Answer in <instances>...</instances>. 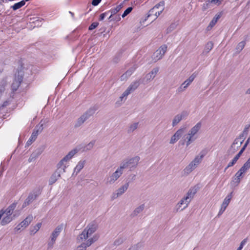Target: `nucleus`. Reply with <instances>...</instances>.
I'll list each match as a JSON object with an SVG mask.
<instances>
[{
	"instance_id": "49530a36",
	"label": "nucleus",
	"mask_w": 250,
	"mask_h": 250,
	"mask_svg": "<svg viewBox=\"0 0 250 250\" xmlns=\"http://www.w3.org/2000/svg\"><path fill=\"white\" fill-rule=\"evenodd\" d=\"M132 92L127 88L122 94V96L120 97L121 100H123V99L124 97H126L129 94H130Z\"/></svg>"
},
{
	"instance_id": "412c9836",
	"label": "nucleus",
	"mask_w": 250,
	"mask_h": 250,
	"mask_svg": "<svg viewBox=\"0 0 250 250\" xmlns=\"http://www.w3.org/2000/svg\"><path fill=\"white\" fill-rule=\"evenodd\" d=\"M67 166L66 164L62 161L61 160L57 165V169L56 170L57 171H60L62 173H63L65 172L66 168H67Z\"/></svg>"
},
{
	"instance_id": "6e6552de",
	"label": "nucleus",
	"mask_w": 250,
	"mask_h": 250,
	"mask_svg": "<svg viewBox=\"0 0 250 250\" xmlns=\"http://www.w3.org/2000/svg\"><path fill=\"white\" fill-rule=\"evenodd\" d=\"M123 174L117 169L110 176L106 178V184L107 185H112L117 181Z\"/></svg>"
},
{
	"instance_id": "a18cd8bd",
	"label": "nucleus",
	"mask_w": 250,
	"mask_h": 250,
	"mask_svg": "<svg viewBox=\"0 0 250 250\" xmlns=\"http://www.w3.org/2000/svg\"><path fill=\"white\" fill-rule=\"evenodd\" d=\"M246 44V42L244 41L238 43L236 49L239 50V51H241L245 47Z\"/></svg>"
},
{
	"instance_id": "4be33fe9",
	"label": "nucleus",
	"mask_w": 250,
	"mask_h": 250,
	"mask_svg": "<svg viewBox=\"0 0 250 250\" xmlns=\"http://www.w3.org/2000/svg\"><path fill=\"white\" fill-rule=\"evenodd\" d=\"M78 152V150L77 149H74L71 150L69 153L65 156L62 160L66 164L67 162L70 161L72 158Z\"/></svg>"
},
{
	"instance_id": "774afa93",
	"label": "nucleus",
	"mask_w": 250,
	"mask_h": 250,
	"mask_svg": "<svg viewBox=\"0 0 250 250\" xmlns=\"http://www.w3.org/2000/svg\"><path fill=\"white\" fill-rule=\"evenodd\" d=\"M9 104V103L8 101H4L3 103V104L0 107V109H1L4 107H6V106H7Z\"/></svg>"
},
{
	"instance_id": "7c9ffc66",
	"label": "nucleus",
	"mask_w": 250,
	"mask_h": 250,
	"mask_svg": "<svg viewBox=\"0 0 250 250\" xmlns=\"http://www.w3.org/2000/svg\"><path fill=\"white\" fill-rule=\"evenodd\" d=\"M42 223H38L36 225L33 227H31L30 229V233L31 235H34L41 228Z\"/></svg>"
},
{
	"instance_id": "f8f14e48",
	"label": "nucleus",
	"mask_w": 250,
	"mask_h": 250,
	"mask_svg": "<svg viewBox=\"0 0 250 250\" xmlns=\"http://www.w3.org/2000/svg\"><path fill=\"white\" fill-rule=\"evenodd\" d=\"M232 197V192L230 193L229 194H228L225 199L224 200V201L221 205V208L218 212V216L221 215L225 210L226 209L227 206L229 205L230 200L231 199Z\"/></svg>"
},
{
	"instance_id": "a19ab883",
	"label": "nucleus",
	"mask_w": 250,
	"mask_h": 250,
	"mask_svg": "<svg viewBox=\"0 0 250 250\" xmlns=\"http://www.w3.org/2000/svg\"><path fill=\"white\" fill-rule=\"evenodd\" d=\"M137 67L138 65L137 64H134L133 66H132L125 72V75L129 77Z\"/></svg>"
},
{
	"instance_id": "ea45409f",
	"label": "nucleus",
	"mask_w": 250,
	"mask_h": 250,
	"mask_svg": "<svg viewBox=\"0 0 250 250\" xmlns=\"http://www.w3.org/2000/svg\"><path fill=\"white\" fill-rule=\"evenodd\" d=\"M238 179L239 178L236 177V176L234 175L232 177L231 181L230 182L231 186L234 187L238 186L241 182L240 180H239Z\"/></svg>"
},
{
	"instance_id": "aec40b11",
	"label": "nucleus",
	"mask_w": 250,
	"mask_h": 250,
	"mask_svg": "<svg viewBox=\"0 0 250 250\" xmlns=\"http://www.w3.org/2000/svg\"><path fill=\"white\" fill-rule=\"evenodd\" d=\"M62 174L60 171L56 170L51 176L49 180V184L52 185L54 184L61 177Z\"/></svg>"
},
{
	"instance_id": "f03ea898",
	"label": "nucleus",
	"mask_w": 250,
	"mask_h": 250,
	"mask_svg": "<svg viewBox=\"0 0 250 250\" xmlns=\"http://www.w3.org/2000/svg\"><path fill=\"white\" fill-rule=\"evenodd\" d=\"M23 69V66L21 65L15 73V79L11 85L13 91H16L18 89L22 82L24 75Z\"/></svg>"
},
{
	"instance_id": "20e7f679",
	"label": "nucleus",
	"mask_w": 250,
	"mask_h": 250,
	"mask_svg": "<svg viewBox=\"0 0 250 250\" xmlns=\"http://www.w3.org/2000/svg\"><path fill=\"white\" fill-rule=\"evenodd\" d=\"M197 74L195 72L193 73L187 80H186L178 88L177 91L179 93L183 92L187 87L191 83L196 77Z\"/></svg>"
},
{
	"instance_id": "58836bf2",
	"label": "nucleus",
	"mask_w": 250,
	"mask_h": 250,
	"mask_svg": "<svg viewBox=\"0 0 250 250\" xmlns=\"http://www.w3.org/2000/svg\"><path fill=\"white\" fill-rule=\"evenodd\" d=\"M123 4L121 3L120 4L117 5L116 7L111 9L108 11V12L111 13L112 15H115L118 13L123 8Z\"/></svg>"
},
{
	"instance_id": "09e8293b",
	"label": "nucleus",
	"mask_w": 250,
	"mask_h": 250,
	"mask_svg": "<svg viewBox=\"0 0 250 250\" xmlns=\"http://www.w3.org/2000/svg\"><path fill=\"white\" fill-rule=\"evenodd\" d=\"M56 241L54 240H52V239H50V240L48 241L47 243V250H50L53 248L54 244L55 243Z\"/></svg>"
},
{
	"instance_id": "052dcab7",
	"label": "nucleus",
	"mask_w": 250,
	"mask_h": 250,
	"mask_svg": "<svg viewBox=\"0 0 250 250\" xmlns=\"http://www.w3.org/2000/svg\"><path fill=\"white\" fill-rule=\"evenodd\" d=\"M120 196L118 194V193L116 191V192L115 193H113L111 196V200H113L115 199H116L117 198H118V197Z\"/></svg>"
},
{
	"instance_id": "79ce46f5",
	"label": "nucleus",
	"mask_w": 250,
	"mask_h": 250,
	"mask_svg": "<svg viewBox=\"0 0 250 250\" xmlns=\"http://www.w3.org/2000/svg\"><path fill=\"white\" fill-rule=\"evenodd\" d=\"M138 123H134L131 124L129 125L128 129L127 130L128 133H131L133 132L135 130H136L138 126Z\"/></svg>"
},
{
	"instance_id": "cd10ccee",
	"label": "nucleus",
	"mask_w": 250,
	"mask_h": 250,
	"mask_svg": "<svg viewBox=\"0 0 250 250\" xmlns=\"http://www.w3.org/2000/svg\"><path fill=\"white\" fill-rule=\"evenodd\" d=\"M14 216L15 215L12 216L9 215H5V216L2 219L1 221H0L1 225L5 226L9 224L14 219Z\"/></svg>"
},
{
	"instance_id": "9b49d317",
	"label": "nucleus",
	"mask_w": 250,
	"mask_h": 250,
	"mask_svg": "<svg viewBox=\"0 0 250 250\" xmlns=\"http://www.w3.org/2000/svg\"><path fill=\"white\" fill-rule=\"evenodd\" d=\"M190 202L184 197L176 205L175 209L176 212L182 211L187 208Z\"/></svg>"
},
{
	"instance_id": "0eeeda50",
	"label": "nucleus",
	"mask_w": 250,
	"mask_h": 250,
	"mask_svg": "<svg viewBox=\"0 0 250 250\" xmlns=\"http://www.w3.org/2000/svg\"><path fill=\"white\" fill-rule=\"evenodd\" d=\"M159 67L154 68L150 72L147 74L144 78L142 79V83L146 84L151 80H153L155 77L156 75L159 71Z\"/></svg>"
},
{
	"instance_id": "c9c22d12",
	"label": "nucleus",
	"mask_w": 250,
	"mask_h": 250,
	"mask_svg": "<svg viewBox=\"0 0 250 250\" xmlns=\"http://www.w3.org/2000/svg\"><path fill=\"white\" fill-rule=\"evenodd\" d=\"M25 4V2L22 0L21 1L15 3L13 5L11 6V8L13 9L14 11H16Z\"/></svg>"
},
{
	"instance_id": "8fccbe9b",
	"label": "nucleus",
	"mask_w": 250,
	"mask_h": 250,
	"mask_svg": "<svg viewBox=\"0 0 250 250\" xmlns=\"http://www.w3.org/2000/svg\"><path fill=\"white\" fill-rule=\"evenodd\" d=\"M124 240L123 238H118L114 241V244L115 246H119L123 243Z\"/></svg>"
},
{
	"instance_id": "de8ad7c7",
	"label": "nucleus",
	"mask_w": 250,
	"mask_h": 250,
	"mask_svg": "<svg viewBox=\"0 0 250 250\" xmlns=\"http://www.w3.org/2000/svg\"><path fill=\"white\" fill-rule=\"evenodd\" d=\"M133 7H128L123 13V14L122 15V18H125L126 17L127 15H128L132 10Z\"/></svg>"
},
{
	"instance_id": "473e14b6",
	"label": "nucleus",
	"mask_w": 250,
	"mask_h": 250,
	"mask_svg": "<svg viewBox=\"0 0 250 250\" xmlns=\"http://www.w3.org/2000/svg\"><path fill=\"white\" fill-rule=\"evenodd\" d=\"M221 17V14L218 15H216L211 21L210 22L208 26V28H211L212 27H213L215 24L217 23L218 20Z\"/></svg>"
},
{
	"instance_id": "a211bd4d",
	"label": "nucleus",
	"mask_w": 250,
	"mask_h": 250,
	"mask_svg": "<svg viewBox=\"0 0 250 250\" xmlns=\"http://www.w3.org/2000/svg\"><path fill=\"white\" fill-rule=\"evenodd\" d=\"M62 228L63 227L62 225L58 226L54 230V231L52 232L50 237V239H52V240L56 241L57 238L60 235L61 232L62 231Z\"/></svg>"
},
{
	"instance_id": "0e129e2a",
	"label": "nucleus",
	"mask_w": 250,
	"mask_h": 250,
	"mask_svg": "<svg viewBox=\"0 0 250 250\" xmlns=\"http://www.w3.org/2000/svg\"><path fill=\"white\" fill-rule=\"evenodd\" d=\"M128 77L126 75H125V73H124L120 77L121 81H125L128 79Z\"/></svg>"
},
{
	"instance_id": "6ab92c4d",
	"label": "nucleus",
	"mask_w": 250,
	"mask_h": 250,
	"mask_svg": "<svg viewBox=\"0 0 250 250\" xmlns=\"http://www.w3.org/2000/svg\"><path fill=\"white\" fill-rule=\"evenodd\" d=\"M140 159V158L139 156H135L129 159L126 160L129 166V168L131 169L132 168L135 167L137 166Z\"/></svg>"
},
{
	"instance_id": "c85d7f7f",
	"label": "nucleus",
	"mask_w": 250,
	"mask_h": 250,
	"mask_svg": "<svg viewBox=\"0 0 250 250\" xmlns=\"http://www.w3.org/2000/svg\"><path fill=\"white\" fill-rule=\"evenodd\" d=\"M129 187V183H126L125 184L121 186L120 188H119L116 192L118 193V194L120 196H121L123 194L125 191L128 189Z\"/></svg>"
},
{
	"instance_id": "ddd939ff",
	"label": "nucleus",
	"mask_w": 250,
	"mask_h": 250,
	"mask_svg": "<svg viewBox=\"0 0 250 250\" xmlns=\"http://www.w3.org/2000/svg\"><path fill=\"white\" fill-rule=\"evenodd\" d=\"M44 149V146L38 148L34 152H33L29 157L28 161L29 163H31L35 161V160L42 153Z\"/></svg>"
},
{
	"instance_id": "72a5a7b5",
	"label": "nucleus",
	"mask_w": 250,
	"mask_h": 250,
	"mask_svg": "<svg viewBox=\"0 0 250 250\" xmlns=\"http://www.w3.org/2000/svg\"><path fill=\"white\" fill-rule=\"evenodd\" d=\"M128 167H129V166L126 160H125L121 163L120 167H118L117 169L119 171H120V172L123 174L124 169Z\"/></svg>"
},
{
	"instance_id": "9d476101",
	"label": "nucleus",
	"mask_w": 250,
	"mask_h": 250,
	"mask_svg": "<svg viewBox=\"0 0 250 250\" xmlns=\"http://www.w3.org/2000/svg\"><path fill=\"white\" fill-rule=\"evenodd\" d=\"M97 241L96 237L88 239L85 242L82 243L80 245L78 246L74 250H86L87 247L90 246L93 243Z\"/></svg>"
},
{
	"instance_id": "4468645a",
	"label": "nucleus",
	"mask_w": 250,
	"mask_h": 250,
	"mask_svg": "<svg viewBox=\"0 0 250 250\" xmlns=\"http://www.w3.org/2000/svg\"><path fill=\"white\" fill-rule=\"evenodd\" d=\"M17 203L16 202L13 203L5 210L2 209L0 210V213H2V216L4 214L11 216L13 213L14 209L16 208Z\"/></svg>"
},
{
	"instance_id": "2eb2a0df",
	"label": "nucleus",
	"mask_w": 250,
	"mask_h": 250,
	"mask_svg": "<svg viewBox=\"0 0 250 250\" xmlns=\"http://www.w3.org/2000/svg\"><path fill=\"white\" fill-rule=\"evenodd\" d=\"M49 122V120L48 118L42 119L39 124L36 126L34 130L36 131L38 134L41 133L44 127V126Z\"/></svg>"
},
{
	"instance_id": "bb28decb",
	"label": "nucleus",
	"mask_w": 250,
	"mask_h": 250,
	"mask_svg": "<svg viewBox=\"0 0 250 250\" xmlns=\"http://www.w3.org/2000/svg\"><path fill=\"white\" fill-rule=\"evenodd\" d=\"M89 236L91 235L97 229V226L94 224H90L84 229Z\"/></svg>"
},
{
	"instance_id": "f3484780",
	"label": "nucleus",
	"mask_w": 250,
	"mask_h": 250,
	"mask_svg": "<svg viewBox=\"0 0 250 250\" xmlns=\"http://www.w3.org/2000/svg\"><path fill=\"white\" fill-rule=\"evenodd\" d=\"M197 189L198 188L196 186L190 188L187 193L186 196H185L186 199H187L190 202L191 199L194 197L195 194L197 192Z\"/></svg>"
},
{
	"instance_id": "c756f323",
	"label": "nucleus",
	"mask_w": 250,
	"mask_h": 250,
	"mask_svg": "<svg viewBox=\"0 0 250 250\" xmlns=\"http://www.w3.org/2000/svg\"><path fill=\"white\" fill-rule=\"evenodd\" d=\"M33 220V216L32 215H29L21 222V225L24 228H26Z\"/></svg>"
},
{
	"instance_id": "393cba45",
	"label": "nucleus",
	"mask_w": 250,
	"mask_h": 250,
	"mask_svg": "<svg viewBox=\"0 0 250 250\" xmlns=\"http://www.w3.org/2000/svg\"><path fill=\"white\" fill-rule=\"evenodd\" d=\"M142 79L136 80L133 82H132L129 86L127 87L132 92H133L135 90H136L139 86L140 83H142L141 82Z\"/></svg>"
},
{
	"instance_id": "5fc2aeb1",
	"label": "nucleus",
	"mask_w": 250,
	"mask_h": 250,
	"mask_svg": "<svg viewBox=\"0 0 250 250\" xmlns=\"http://www.w3.org/2000/svg\"><path fill=\"white\" fill-rule=\"evenodd\" d=\"M109 13V12L108 11H106L104 13H102L100 15V17H99V20L100 21H102L103 20L104 18L107 15H108V14Z\"/></svg>"
},
{
	"instance_id": "4c0bfd02",
	"label": "nucleus",
	"mask_w": 250,
	"mask_h": 250,
	"mask_svg": "<svg viewBox=\"0 0 250 250\" xmlns=\"http://www.w3.org/2000/svg\"><path fill=\"white\" fill-rule=\"evenodd\" d=\"M213 46V43L212 42H208L205 46L203 53H208L212 49Z\"/></svg>"
},
{
	"instance_id": "dca6fc26",
	"label": "nucleus",
	"mask_w": 250,
	"mask_h": 250,
	"mask_svg": "<svg viewBox=\"0 0 250 250\" xmlns=\"http://www.w3.org/2000/svg\"><path fill=\"white\" fill-rule=\"evenodd\" d=\"M183 132V129L182 128L179 129L171 137L169 143L171 144H175L181 137Z\"/></svg>"
},
{
	"instance_id": "e2e57ef3",
	"label": "nucleus",
	"mask_w": 250,
	"mask_h": 250,
	"mask_svg": "<svg viewBox=\"0 0 250 250\" xmlns=\"http://www.w3.org/2000/svg\"><path fill=\"white\" fill-rule=\"evenodd\" d=\"M102 0H92V4L93 6H97L98 5Z\"/></svg>"
},
{
	"instance_id": "f257e3e1",
	"label": "nucleus",
	"mask_w": 250,
	"mask_h": 250,
	"mask_svg": "<svg viewBox=\"0 0 250 250\" xmlns=\"http://www.w3.org/2000/svg\"><path fill=\"white\" fill-rule=\"evenodd\" d=\"M207 151L203 150L200 152L199 155L196 156L192 161L184 169L185 174H189L200 164L204 157L206 155Z\"/></svg>"
},
{
	"instance_id": "6e6d98bb",
	"label": "nucleus",
	"mask_w": 250,
	"mask_h": 250,
	"mask_svg": "<svg viewBox=\"0 0 250 250\" xmlns=\"http://www.w3.org/2000/svg\"><path fill=\"white\" fill-rule=\"evenodd\" d=\"M165 5V2L164 1H160L159 3L156 4L154 7L153 8V9H158L159 6H162L164 7Z\"/></svg>"
},
{
	"instance_id": "f704fd0d",
	"label": "nucleus",
	"mask_w": 250,
	"mask_h": 250,
	"mask_svg": "<svg viewBox=\"0 0 250 250\" xmlns=\"http://www.w3.org/2000/svg\"><path fill=\"white\" fill-rule=\"evenodd\" d=\"M247 135V134H244V133H243V132L239 135L238 138H239V140H242V141L240 142V143H239V144H238V146H236V148L234 149L232 153H234L235 152H236L237 150L238 147H239L241 146V145L244 142Z\"/></svg>"
},
{
	"instance_id": "2f4dec72",
	"label": "nucleus",
	"mask_w": 250,
	"mask_h": 250,
	"mask_svg": "<svg viewBox=\"0 0 250 250\" xmlns=\"http://www.w3.org/2000/svg\"><path fill=\"white\" fill-rule=\"evenodd\" d=\"M38 134H39L36 131H35L34 130L32 133L31 136H30V138L29 139V140L27 141V142L26 143V145L27 146L30 145L33 143V141H35Z\"/></svg>"
},
{
	"instance_id": "7ed1b4c3",
	"label": "nucleus",
	"mask_w": 250,
	"mask_h": 250,
	"mask_svg": "<svg viewBox=\"0 0 250 250\" xmlns=\"http://www.w3.org/2000/svg\"><path fill=\"white\" fill-rule=\"evenodd\" d=\"M95 111L96 109L94 108H90L88 109L77 119V122L75 124V127H78L82 125L85 121L95 113Z\"/></svg>"
},
{
	"instance_id": "69168bd1",
	"label": "nucleus",
	"mask_w": 250,
	"mask_h": 250,
	"mask_svg": "<svg viewBox=\"0 0 250 250\" xmlns=\"http://www.w3.org/2000/svg\"><path fill=\"white\" fill-rule=\"evenodd\" d=\"M221 2H222V0H210L211 3H215L216 4H217V5H220L221 3Z\"/></svg>"
},
{
	"instance_id": "4d7b16f0",
	"label": "nucleus",
	"mask_w": 250,
	"mask_h": 250,
	"mask_svg": "<svg viewBox=\"0 0 250 250\" xmlns=\"http://www.w3.org/2000/svg\"><path fill=\"white\" fill-rule=\"evenodd\" d=\"M236 162H235L233 159L229 162L228 164L227 167L225 168V171H226L229 167H232L233 165H234L236 164Z\"/></svg>"
},
{
	"instance_id": "a878e982",
	"label": "nucleus",
	"mask_w": 250,
	"mask_h": 250,
	"mask_svg": "<svg viewBox=\"0 0 250 250\" xmlns=\"http://www.w3.org/2000/svg\"><path fill=\"white\" fill-rule=\"evenodd\" d=\"M145 204H143L140 205L139 207H137L135 208V209L133 210V211L131 214L130 216L132 217H134L139 213H140L141 212L143 211V210L145 208Z\"/></svg>"
},
{
	"instance_id": "13d9d810",
	"label": "nucleus",
	"mask_w": 250,
	"mask_h": 250,
	"mask_svg": "<svg viewBox=\"0 0 250 250\" xmlns=\"http://www.w3.org/2000/svg\"><path fill=\"white\" fill-rule=\"evenodd\" d=\"M193 136L188 135L186 139L187 141L191 142V143L195 141L196 138H193Z\"/></svg>"
},
{
	"instance_id": "c03bdc74",
	"label": "nucleus",
	"mask_w": 250,
	"mask_h": 250,
	"mask_svg": "<svg viewBox=\"0 0 250 250\" xmlns=\"http://www.w3.org/2000/svg\"><path fill=\"white\" fill-rule=\"evenodd\" d=\"M239 143H240V141H239V138H236L234 140V141L233 144H232V145L231 146V147H230V148L229 149V150L230 151L232 150V152L233 150H234V149L235 148V146L237 145V146H238V144H239Z\"/></svg>"
},
{
	"instance_id": "3c124183",
	"label": "nucleus",
	"mask_w": 250,
	"mask_h": 250,
	"mask_svg": "<svg viewBox=\"0 0 250 250\" xmlns=\"http://www.w3.org/2000/svg\"><path fill=\"white\" fill-rule=\"evenodd\" d=\"M236 177L239 178V180L241 181V180L244 177V173H243L242 172L238 170L234 175Z\"/></svg>"
},
{
	"instance_id": "603ef678",
	"label": "nucleus",
	"mask_w": 250,
	"mask_h": 250,
	"mask_svg": "<svg viewBox=\"0 0 250 250\" xmlns=\"http://www.w3.org/2000/svg\"><path fill=\"white\" fill-rule=\"evenodd\" d=\"M99 25V23L97 22H93L88 27L89 30H92L96 28L98 25Z\"/></svg>"
},
{
	"instance_id": "37998d69",
	"label": "nucleus",
	"mask_w": 250,
	"mask_h": 250,
	"mask_svg": "<svg viewBox=\"0 0 250 250\" xmlns=\"http://www.w3.org/2000/svg\"><path fill=\"white\" fill-rule=\"evenodd\" d=\"M95 143V141L94 140L91 141L89 143L84 146L83 151H84L91 150L93 148Z\"/></svg>"
},
{
	"instance_id": "338daca9",
	"label": "nucleus",
	"mask_w": 250,
	"mask_h": 250,
	"mask_svg": "<svg viewBox=\"0 0 250 250\" xmlns=\"http://www.w3.org/2000/svg\"><path fill=\"white\" fill-rule=\"evenodd\" d=\"M248 170L247 168L243 165L239 170L244 174Z\"/></svg>"
},
{
	"instance_id": "680f3d73",
	"label": "nucleus",
	"mask_w": 250,
	"mask_h": 250,
	"mask_svg": "<svg viewBox=\"0 0 250 250\" xmlns=\"http://www.w3.org/2000/svg\"><path fill=\"white\" fill-rule=\"evenodd\" d=\"M23 228V226H22V225H21V223H20L18 225H17L16 226V227L14 229V230L16 231H18L19 230H20L21 228Z\"/></svg>"
},
{
	"instance_id": "b1692460",
	"label": "nucleus",
	"mask_w": 250,
	"mask_h": 250,
	"mask_svg": "<svg viewBox=\"0 0 250 250\" xmlns=\"http://www.w3.org/2000/svg\"><path fill=\"white\" fill-rule=\"evenodd\" d=\"M85 163V161L84 160H83V161L81 160L78 162V164L77 165V166H76V167L74 168L73 175H74V174L77 175L78 174V173L80 172V171L84 167Z\"/></svg>"
},
{
	"instance_id": "423d86ee",
	"label": "nucleus",
	"mask_w": 250,
	"mask_h": 250,
	"mask_svg": "<svg viewBox=\"0 0 250 250\" xmlns=\"http://www.w3.org/2000/svg\"><path fill=\"white\" fill-rule=\"evenodd\" d=\"M167 45L164 44L162 45L155 52L153 55V59L154 62H156L161 59L164 56V54L167 51Z\"/></svg>"
},
{
	"instance_id": "39448f33",
	"label": "nucleus",
	"mask_w": 250,
	"mask_h": 250,
	"mask_svg": "<svg viewBox=\"0 0 250 250\" xmlns=\"http://www.w3.org/2000/svg\"><path fill=\"white\" fill-rule=\"evenodd\" d=\"M41 194L40 190L33 191L30 192L27 198L25 200L22 205V208H24L32 203Z\"/></svg>"
},
{
	"instance_id": "1a4fd4ad",
	"label": "nucleus",
	"mask_w": 250,
	"mask_h": 250,
	"mask_svg": "<svg viewBox=\"0 0 250 250\" xmlns=\"http://www.w3.org/2000/svg\"><path fill=\"white\" fill-rule=\"evenodd\" d=\"M188 115L187 111H183L180 113L174 116L172 123V126H176L182 120L186 119Z\"/></svg>"
},
{
	"instance_id": "e433bc0d",
	"label": "nucleus",
	"mask_w": 250,
	"mask_h": 250,
	"mask_svg": "<svg viewBox=\"0 0 250 250\" xmlns=\"http://www.w3.org/2000/svg\"><path fill=\"white\" fill-rule=\"evenodd\" d=\"M87 233L84 229L83 232L79 235L78 240L82 241L83 240H85L87 239L90 236Z\"/></svg>"
},
{
	"instance_id": "5701e85b",
	"label": "nucleus",
	"mask_w": 250,
	"mask_h": 250,
	"mask_svg": "<svg viewBox=\"0 0 250 250\" xmlns=\"http://www.w3.org/2000/svg\"><path fill=\"white\" fill-rule=\"evenodd\" d=\"M201 123L199 122L196 124L193 127L189 130L188 135L191 136H194L200 129L201 127Z\"/></svg>"
},
{
	"instance_id": "864d4df0",
	"label": "nucleus",
	"mask_w": 250,
	"mask_h": 250,
	"mask_svg": "<svg viewBox=\"0 0 250 250\" xmlns=\"http://www.w3.org/2000/svg\"><path fill=\"white\" fill-rule=\"evenodd\" d=\"M176 27L175 23H172L167 29V33L173 30Z\"/></svg>"
},
{
	"instance_id": "bf43d9fd",
	"label": "nucleus",
	"mask_w": 250,
	"mask_h": 250,
	"mask_svg": "<svg viewBox=\"0 0 250 250\" xmlns=\"http://www.w3.org/2000/svg\"><path fill=\"white\" fill-rule=\"evenodd\" d=\"M245 167L249 169L250 168V157L248 159L246 163L243 165Z\"/></svg>"
}]
</instances>
